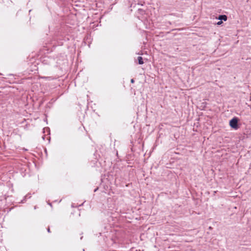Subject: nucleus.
Listing matches in <instances>:
<instances>
[{"mask_svg": "<svg viewBox=\"0 0 251 251\" xmlns=\"http://www.w3.org/2000/svg\"><path fill=\"white\" fill-rule=\"evenodd\" d=\"M238 119L236 117L232 118L229 121V125L232 128L234 129H237L239 128L238 126Z\"/></svg>", "mask_w": 251, "mask_h": 251, "instance_id": "1", "label": "nucleus"}, {"mask_svg": "<svg viewBox=\"0 0 251 251\" xmlns=\"http://www.w3.org/2000/svg\"><path fill=\"white\" fill-rule=\"evenodd\" d=\"M218 19L220 21H226L227 20V16L225 15H220L219 16Z\"/></svg>", "mask_w": 251, "mask_h": 251, "instance_id": "2", "label": "nucleus"}, {"mask_svg": "<svg viewBox=\"0 0 251 251\" xmlns=\"http://www.w3.org/2000/svg\"><path fill=\"white\" fill-rule=\"evenodd\" d=\"M138 63L140 65H142L144 63L143 58L141 56H138L137 58Z\"/></svg>", "mask_w": 251, "mask_h": 251, "instance_id": "3", "label": "nucleus"}, {"mask_svg": "<svg viewBox=\"0 0 251 251\" xmlns=\"http://www.w3.org/2000/svg\"><path fill=\"white\" fill-rule=\"evenodd\" d=\"M222 23H223V22H222V21H221L218 22L217 23V24L218 25H220L221 24H222Z\"/></svg>", "mask_w": 251, "mask_h": 251, "instance_id": "4", "label": "nucleus"}, {"mask_svg": "<svg viewBox=\"0 0 251 251\" xmlns=\"http://www.w3.org/2000/svg\"><path fill=\"white\" fill-rule=\"evenodd\" d=\"M43 78L50 80V77H44Z\"/></svg>", "mask_w": 251, "mask_h": 251, "instance_id": "5", "label": "nucleus"}, {"mask_svg": "<svg viewBox=\"0 0 251 251\" xmlns=\"http://www.w3.org/2000/svg\"><path fill=\"white\" fill-rule=\"evenodd\" d=\"M134 79H131V83H134Z\"/></svg>", "mask_w": 251, "mask_h": 251, "instance_id": "6", "label": "nucleus"}, {"mask_svg": "<svg viewBox=\"0 0 251 251\" xmlns=\"http://www.w3.org/2000/svg\"><path fill=\"white\" fill-rule=\"evenodd\" d=\"M47 230H48V232H50V228H48Z\"/></svg>", "mask_w": 251, "mask_h": 251, "instance_id": "7", "label": "nucleus"}, {"mask_svg": "<svg viewBox=\"0 0 251 251\" xmlns=\"http://www.w3.org/2000/svg\"><path fill=\"white\" fill-rule=\"evenodd\" d=\"M98 188L96 189L95 190H94V192H96Z\"/></svg>", "mask_w": 251, "mask_h": 251, "instance_id": "8", "label": "nucleus"}, {"mask_svg": "<svg viewBox=\"0 0 251 251\" xmlns=\"http://www.w3.org/2000/svg\"><path fill=\"white\" fill-rule=\"evenodd\" d=\"M27 197H28V196H27V195L25 196V198H26Z\"/></svg>", "mask_w": 251, "mask_h": 251, "instance_id": "9", "label": "nucleus"}]
</instances>
